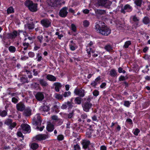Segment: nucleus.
<instances>
[{
	"instance_id": "f257e3e1",
	"label": "nucleus",
	"mask_w": 150,
	"mask_h": 150,
	"mask_svg": "<svg viewBox=\"0 0 150 150\" xmlns=\"http://www.w3.org/2000/svg\"><path fill=\"white\" fill-rule=\"evenodd\" d=\"M104 23L101 21L97 23L95 26L96 32L104 35H108L111 33V30L104 25Z\"/></svg>"
},
{
	"instance_id": "f03ea898",
	"label": "nucleus",
	"mask_w": 150,
	"mask_h": 150,
	"mask_svg": "<svg viewBox=\"0 0 150 150\" xmlns=\"http://www.w3.org/2000/svg\"><path fill=\"white\" fill-rule=\"evenodd\" d=\"M25 5L27 6L29 10L32 12H36L37 10V4H34L32 1L30 0H27L25 3Z\"/></svg>"
},
{
	"instance_id": "7ed1b4c3",
	"label": "nucleus",
	"mask_w": 150,
	"mask_h": 150,
	"mask_svg": "<svg viewBox=\"0 0 150 150\" xmlns=\"http://www.w3.org/2000/svg\"><path fill=\"white\" fill-rule=\"evenodd\" d=\"M97 6H102L107 8L111 4L112 2L109 0H97Z\"/></svg>"
},
{
	"instance_id": "20e7f679",
	"label": "nucleus",
	"mask_w": 150,
	"mask_h": 150,
	"mask_svg": "<svg viewBox=\"0 0 150 150\" xmlns=\"http://www.w3.org/2000/svg\"><path fill=\"white\" fill-rule=\"evenodd\" d=\"M68 8L64 7L60 10L59 13V16L62 17H65L67 16L68 12L67 11Z\"/></svg>"
},
{
	"instance_id": "39448f33",
	"label": "nucleus",
	"mask_w": 150,
	"mask_h": 150,
	"mask_svg": "<svg viewBox=\"0 0 150 150\" xmlns=\"http://www.w3.org/2000/svg\"><path fill=\"white\" fill-rule=\"evenodd\" d=\"M92 104L89 102H86L83 105V110L86 112H88L91 108Z\"/></svg>"
},
{
	"instance_id": "423d86ee",
	"label": "nucleus",
	"mask_w": 150,
	"mask_h": 150,
	"mask_svg": "<svg viewBox=\"0 0 150 150\" xmlns=\"http://www.w3.org/2000/svg\"><path fill=\"white\" fill-rule=\"evenodd\" d=\"M35 97L36 99L38 101H42L44 98V96L42 93L38 92L35 95Z\"/></svg>"
},
{
	"instance_id": "0eeeda50",
	"label": "nucleus",
	"mask_w": 150,
	"mask_h": 150,
	"mask_svg": "<svg viewBox=\"0 0 150 150\" xmlns=\"http://www.w3.org/2000/svg\"><path fill=\"white\" fill-rule=\"evenodd\" d=\"M37 120H36L35 118H34L33 119V123L34 125H40L41 124V121L40 119V117L39 116H38Z\"/></svg>"
},
{
	"instance_id": "6e6552de",
	"label": "nucleus",
	"mask_w": 150,
	"mask_h": 150,
	"mask_svg": "<svg viewBox=\"0 0 150 150\" xmlns=\"http://www.w3.org/2000/svg\"><path fill=\"white\" fill-rule=\"evenodd\" d=\"M41 24L45 27L47 28L50 25L51 22L48 20L43 19L41 21Z\"/></svg>"
},
{
	"instance_id": "1a4fd4ad",
	"label": "nucleus",
	"mask_w": 150,
	"mask_h": 150,
	"mask_svg": "<svg viewBox=\"0 0 150 150\" xmlns=\"http://www.w3.org/2000/svg\"><path fill=\"white\" fill-rule=\"evenodd\" d=\"M74 93L80 97H83L84 96V90L83 89L79 90L76 89L74 91Z\"/></svg>"
},
{
	"instance_id": "9d476101",
	"label": "nucleus",
	"mask_w": 150,
	"mask_h": 150,
	"mask_svg": "<svg viewBox=\"0 0 150 150\" xmlns=\"http://www.w3.org/2000/svg\"><path fill=\"white\" fill-rule=\"evenodd\" d=\"M25 106L22 103H20L16 105V108L17 110L19 111H23L25 109Z\"/></svg>"
},
{
	"instance_id": "9b49d317",
	"label": "nucleus",
	"mask_w": 150,
	"mask_h": 150,
	"mask_svg": "<svg viewBox=\"0 0 150 150\" xmlns=\"http://www.w3.org/2000/svg\"><path fill=\"white\" fill-rule=\"evenodd\" d=\"M48 4L52 7H56L57 5V0H50L48 2Z\"/></svg>"
},
{
	"instance_id": "f8f14e48",
	"label": "nucleus",
	"mask_w": 150,
	"mask_h": 150,
	"mask_svg": "<svg viewBox=\"0 0 150 150\" xmlns=\"http://www.w3.org/2000/svg\"><path fill=\"white\" fill-rule=\"evenodd\" d=\"M22 129L24 131L28 132L30 130V127L28 125L25 124H23L21 125Z\"/></svg>"
},
{
	"instance_id": "ddd939ff",
	"label": "nucleus",
	"mask_w": 150,
	"mask_h": 150,
	"mask_svg": "<svg viewBox=\"0 0 150 150\" xmlns=\"http://www.w3.org/2000/svg\"><path fill=\"white\" fill-rule=\"evenodd\" d=\"M17 34L16 31H14L12 33L8 34V39H14L17 36Z\"/></svg>"
},
{
	"instance_id": "4468645a",
	"label": "nucleus",
	"mask_w": 150,
	"mask_h": 150,
	"mask_svg": "<svg viewBox=\"0 0 150 150\" xmlns=\"http://www.w3.org/2000/svg\"><path fill=\"white\" fill-rule=\"evenodd\" d=\"M47 137L46 135L39 134L37 135L36 137V139L39 141L45 139Z\"/></svg>"
},
{
	"instance_id": "2eb2a0df",
	"label": "nucleus",
	"mask_w": 150,
	"mask_h": 150,
	"mask_svg": "<svg viewBox=\"0 0 150 150\" xmlns=\"http://www.w3.org/2000/svg\"><path fill=\"white\" fill-rule=\"evenodd\" d=\"M82 144L84 149H87L88 145L90 144V142L88 140H83L82 143Z\"/></svg>"
},
{
	"instance_id": "dca6fc26",
	"label": "nucleus",
	"mask_w": 150,
	"mask_h": 150,
	"mask_svg": "<svg viewBox=\"0 0 150 150\" xmlns=\"http://www.w3.org/2000/svg\"><path fill=\"white\" fill-rule=\"evenodd\" d=\"M95 11L96 14L99 15L104 14L106 13L105 11L104 10L96 9Z\"/></svg>"
},
{
	"instance_id": "f3484780",
	"label": "nucleus",
	"mask_w": 150,
	"mask_h": 150,
	"mask_svg": "<svg viewBox=\"0 0 150 150\" xmlns=\"http://www.w3.org/2000/svg\"><path fill=\"white\" fill-rule=\"evenodd\" d=\"M54 85L55 86V89L56 91L58 92L59 91V89L62 87L61 84L58 82H56L54 83Z\"/></svg>"
},
{
	"instance_id": "a211bd4d",
	"label": "nucleus",
	"mask_w": 150,
	"mask_h": 150,
	"mask_svg": "<svg viewBox=\"0 0 150 150\" xmlns=\"http://www.w3.org/2000/svg\"><path fill=\"white\" fill-rule=\"evenodd\" d=\"M47 78L51 81H55L56 79V78L55 76L50 74H48L47 76Z\"/></svg>"
},
{
	"instance_id": "6ab92c4d",
	"label": "nucleus",
	"mask_w": 150,
	"mask_h": 150,
	"mask_svg": "<svg viewBox=\"0 0 150 150\" xmlns=\"http://www.w3.org/2000/svg\"><path fill=\"white\" fill-rule=\"evenodd\" d=\"M132 20L134 22H135V25L137 26L138 24L139 19L135 15L132 17Z\"/></svg>"
},
{
	"instance_id": "aec40b11",
	"label": "nucleus",
	"mask_w": 150,
	"mask_h": 150,
	"mask_svg": "<svg viewBox=\"0 0 150 150\" xmlns=\"http://www.w3.org/2000/svg\"><path fill=\"white\" fill-rule=\"evenodd\" d=\"M47 130L50 132L52 131L54 129V125L51 123L47 125Z\"/></svg>"
},
{
	"instance_id": "412c9836",
	"label": "nucleus",
	"mask_w": 150,
	"mask_h": 150,
	"mask_svg": "<svg viewBox=\"0 0 150 150\" xmlns=\"http://www.w3.org/2000/svg\"><path fill=\"white\" fill-rule=\"evenodd\" d=\"M31 110L27 109L25 110L24 114L26 116H29L31 115Z\"/></svg>"
},
{
	"instance_id": "4be33fe9",
	"label": "nucleus",
	"mask_w": 150,
	"mask_h": 150,
	"mask_svg": "<svg viewBox=\"0 0 150 150\" xmlns=\"http://www.w3.org/2000/svg\"><path fill=\"white\" fill-rule=\"evenodd\" d=\"M40 110L44 111H47L49 110V108L47 105H44L42 106Z\"/></svg>"
},
{
	"instance_id": "5701e85b",
	"label": "nucleus",
	"mask_w": 150,
	"mask_h": 150,
	"mask_svg": "<svg viewBox=\"0 0 150 150\" xmlns=\"http://www.w3.org/2000/svg\"><path fill=\"white\" fill-rule=\"evenodd\" d=\"M100 80V77H98L95 80V81L93 82L91 84L93 86H95L97 84V82H99Z\"/></svg>"
},
{
	"instance_id": "b1692460",
	"label": "nucleus",
	"mask_w": 150,
	"mask_h": 150,
	"mask_svg": "<svg viewBox=\"0 0 150 150\" xmlns=\"http://www.w3.org/2000/svg\"><path fill=\"white\" fill-rule=\"evenodd\" d=\"M40 84L43 86H46L48 85L47 83L43 79L40 80Z\"/></svg>"
},
{
	"instance_id": "393cba45",
	"label": "nucleus",
	"mask_w": 150,
	"mask_h": 150,
	"mask_svg": "<svg viewBox=\"0 0 150 150\" xmlns=\"http://www.w3.org/2000/svg\"><path fill=\"white\" fill-rule=\"evenodd\" d=\"M38 147V144L35 143L32 144L31 145V148L34 150L36 149Z\"/></svg>"
},
{
	"instance_id": "a878e982",
	"label": "nucleus",
	"mask_w": 150,
	"mask_h": 150,
	"mask_svg": "<svg viewBox=\"0 0 150 150\" xmlns=\"http://www.w3.org/2000/svg\"><path fill=\"white\" fill-rule=\"evenodd\" d=\"M81 98L79 97L76 98L75 101L76 103L78 104H80L81 103Z\"/></svg>"
},
{
	"instance_id": "bb28decb",
	"label": "nucleus",
	"mask_w": 150,
	"mask_h": 150,
	"mask_svg": "<svg viewBox=\"0 0 150 150\" xmlns=\"http://www.w3.org/2000/svg\"><path fill=\"white\" fill-rule=\"evenodd\" d=\"M8 50L11 52L14 53L16 51V48L14 46H10L9 47Z\"/></svg>"
},
{
	"instance_id": "cd10ccee",
	"label": "nucleus",
	"mask_w": 150,
	"mask_h": 150,
	"mask_svg": "<svg viewBox=\"0 0 150 150\" xmlns=\"http://www.w3.org/2000/svg\"><path fill=\"white\" fill-rule=\"evenodd\" d=\"M74 111V110H73L71 112H70L67 115V117L68 118L70 119L71 118L73 117Z\"/></svg>"
},
{
	"instance_id": "c85d7f7f",
	"label": "nucleus",
	"mask_w": 150,
	"mask_h": 150,
	"mask_svg": "<svg viewBox=\"0 0 150 150\" xmlns=\"http://www.w3.org/2000/svg\"><path fill=\"white\" fill-rule=\"evenodd\" d=\"M104 48L106 50L108 51H110L112 49V47L109 44L105 46Z\"/></svg>"
},
{
	"instance_id": "c756f323",
	"label": "nucleus",
	"mask_w": 150,
	"mask_h": 150,
	"mask_svg": "<svg viewBox=\"0 0 150 150\" xmlns=\"http://www.w3.org/2000/svg\"><path fill=\"white\" fill-rule=\"evenodd\" d=\"M110 74L112 76L115 77L116 76L117 73L115 70L112 69L110 71Z\"/></svg>"
},
{
	"instance_id": "7c9ffc66",
	"label": "nucleus",
	"mask_w": 150,
	"mask_h": 150,
	"mask_svg": "<svg viewBox=\"0 0 150 150\" xmlns=\"http://www.w3.org/2000/svg\"><path fill=\"white\" fill-rule=\"evenodd\" d=\"M92 129L91 128V126H90V128L89 129V131L86 132V136L89 138L91 136V131Z\"/></svg>"
},
{
	"instance_id": "2f4dec72",
	"label": "nucleus",
	"mask_w": 150,
	"mask_h": 150,
	"mask_svg": "<svg viewBox=\"0 0 150 150\" xmlns=\"http://www.w3.org/2000/svg\"><path fill=\"white\" fill-rule=\"evenodd\" d=\"M27 26L29 29H33L34 28V24L33 23L28 24H27Z\"/></svg>"
},
{
	"instance_id": "473e14b6",
	"label": "nucleus",
	"mask_w": 150,
	"mask_h": 150,
	"mask_svg": "<svg viewBox=\"0 0 150 150\" xmlns=\"http://www.w3.org/2000/svg\"><path fill=\"white\" fill-rule=\"evenodd\" d=\"M87 52L88 53L89 55V57H90L91 53H93L94 52V51L91 48H90L89 49L87 48L86 50Z\"/></svg>"
},
{
	"instance_id": "72a5a7b5",
	"label": "nucleus",
	"mask_w": 150,
	"mask_h": 150,
	"mask_svg": "<svg viewBox=\"0 0 150 150\" xmlns=\"http://www.w3.org/2000/svg\"><path fill=\"white\" fill-rule=\"evenodd\" d=\"M149 20L147 17H145L143 19V22L145 24H147L149 23Z\"/></svg>"
},
{
	"instance_id": "f704fd0d",
	"label": "nucleus",
	"mask_w": 150,
	"mask_h": 150,
	"mask_svg": "<svg viewBox=\"0 0 150 150\" xmlns=\"http://www.w3.org/2000/svg\"><path fill=\"white\" fill-rule=\"evenodd\" d=\"M83 24L84 27H87L89 25V22L88 21L85 20L83 21Z\"/></svg>"
},
{
	"instance_id": "c9c22d12",
	"label": "nucleus",
	"mask_w": 150,
	"mask_h": 150,
	"mask_svg": "<svg viewBox=\"0 0 150 150\" xmlns=\"http://www.w3.org/2000/svg\"><path fill=\"white\" fill-rule=\"evenodd\" d=\"M12 121V120L9 119H7L5 122V124H6L7 125H9L11 124Z\"/></svg>"
},
{
	"instance_id": "e433bc0d",
	"label": "nucleus",
	"mask_w": 150,
	"mask_h": 150,
	"mask_svg": "<svg viewBox=\"0 0 150 150\" xmlns=\"http://www.w3.org/2000/svg\"><path fill=\"white\" fill-rule=\"evenodd\" d=\"M131 44V42L130 41H129L126 42L124 45V47L125 48H127L128 47V46L129 45Z\"/></svg>"
},
{
	"instance_id": "4c0bfd02",
	"label": "nucleus",
	"mask_w": 150,
	"mask_h": 150,
	"mask_svg": "<svg viewBox=\"0 0 150 150\" xmlns=\"http://www.w3.org/2000/svg\"><path fill=\"white\" fill-rule=\"evenodd\" d=\"M135 3L137 6L140 7L142 4V0H136Z\"/></svg>"
},
{
	"instance_id": "58836bf2",
	"label": "nucleus",
	"mask_w": 150,
	"mask_h": 150,
	"mask_svg": "<svg viewBox=\"0 0 150 150\" xmlns=\"http://www.w3.org/2000/svg\"><path fill=\"white\" fill-rule=\"evenodd\" d=\"M7 114V112L5 110H3L0 113V115L1 116L3 117L5 116Z\"/></svg>"
},
{
	"instance_id": "ea45409f",
	"label": "nucleus",
	"mask_w": 150,
	"mask_h": 150,
	"mask_svg": "<svg viewBox=\"0 0 150 150\" xmlns=\"http://www.w3.org/2000/svg\"><path fill=\"white\" fill-rule=\"evenodd\" d=\"M13 12V9L12 7H10L7 10V12L8 13H11Z\"/></svg>"
},
{
	"instance_id": "a19ab883",
	"label": "nucleus",
	"mask_w": 150,
	"mask_h": 150,
	"mask_svg": "<svg viewBox=\"0 0 150 150\" xmlns=\"http://www.w3.org/2000/svg\"><path fill=\"white\" fill-rule=\"evenodd\" d=\"M55 97L58 99L61 100L63 96L61 95L57 94L56 95Z\"/></svg>"
},
{
	"instance_id": "79ce46f5",
	"label": "nucleus",
	"mask_w": 150,
	"mask_h": 150,
	"mask_svg": "<svg viewBox=\"0 0 150 150\" xmlns=\"http://www.w3.org/2000/svg\"><path fill=\"white\" fill-rule=\"evenodd\" d=\"M21 81L23 82V83H25V82L28 83L27 78L24 77H22L21 79Z\"/></svg>"
},
{
	"instance_id": "37998d69",
	"label": "nucleus",
	"mask_w": 150,
	"mask_h": 150,
	"mask_svg": "<svg viewBox=\"0 0 150 150\" xmlns=\"http://www.w3.org/2000/svg\"><path fill=\"white\" fill-rule=\"evenodd\" d=\"M16 125V122H13V123L11 124V125L10 126V128L12 129V128L15 127Z\"/></svg>"
},
{
	"instance_id": "c03bdc74",
	"label": "nucleus",
	"mask_w": 150,
	"mask_h": 150,
	"mask_svg": "<svg viewBox=\"0 0 150 150\" xmlns=\"http://www.w3.org/2000/svg\"><path fill=\"white\" fill-rule=\"evenodd\" d=\"M124 9H125V10L128 9H130V10L131 9V7L130 6V5H129L128 4H127V5H126L124 6Z\"/></svg>"
},
{
	"instance_id": "a18cd8bd",
	"label": "nucleus",
	"mask_w": 150,
	"mask_h": 150,
	"mask_svg": "<svg viewBox=\"0 0 150 150\" xmlns=\"http://www.w3.org/2000/svg\"><path fill=\"white\" fill-rule=\"evenodd\" d=\"M71 27L72 30L75 32L76 30V28L75 25L73 24H71Z\"/></svg>"
},
{
	"instance_id": "49530a36",
	"label": "nucleus",
	"mask_w": 150,
	"mask_h": 150,
	"mask_svg": "<svg viewBox=\"0 0 150 150\" xmlns=\"http://www.w3.org/2000/svg\"><path fill=\"white\" fill-rule=\"evenodd\" d=\"M118 72L119 73L122 72L124 74L125 73V70H122V69L121 67H119L118 70Z\"/></svg>"
},
{
	"instance_id": "de8ad7c7",
	"label": "nucleus",
	"mask_w": 150,
	"mask_h": 150,
	"mask_svg": "<svg viewBox=\"0 0 150 150\" xmlns=\"http://www.w3.org/2000/svg\"><path fill=\"white\" fill-rule=\"evenodd\" d=\"M93 94L94 96H97L99 94V92L96 90H95L93 91Z\"/></svg>"
},
{
	"instance_id": "09e8293b",
	"label": "nucleus",
	"mask_w": 150,
	"mask_h": 150,
	"mask_svg": "<svg viewBox=\"0 0 150 150\" xmlns=\"http://www.w3.org/2000/svg\"><path fill=\"white\" fill-rule=\"evenodd\" d=\"M139 130L137 128L135 129L134 133L135 135H137L138 133L139 132Z\"/></svg>"
},
{
	"instance_id": "8fccbe9b",
	"label": "nucleus",
	"mask_w": 150,
	"mask_h": 150,
	"mask_svg": "<svg viewBox=\"0 0 150 150\" xmlns=\"http://www.w3.org/2000/svg\"><path fill=\"white\" fill-rule=\"evenodd\" d=\"M64 138V137L62 135H60L58 136L57 137V139L59 140H62Z\"/></svg>"
},
{
	"instance_id": "3c124183",
	"label": "nucleus",
	"mask_w": 150,
	"mask_h": 150,
	"mask_svg": "<svg viewBox=\"0 0 150 150\" xmlns=\"http://www.w3.org/2000/svg\"><path fill=\"white\" fill-rule=\"evenodd\" d=\"M130 103L129 101H126L124 102V105L127 107H128L130 105Z\"/></svg>"
},
{
	"instance_id": "603ef678",
	"label": "nucleus",
	"mask_w": 150,
	"mask_h": 150,
	"mask_svg": "<svg viewBox=\"0 0 150 150\" xmlns=\"http://www.w3.org/2000/svg\"><path fill=\"white\" fill-rule=\"evenodd\" d=\"M71 93L70 91H68V92H65L64 94V97H66L67 96L69 95Z\"/></svg>"
},
{
	"instance_id": "864d4df0",
	"label": "nucleus",
	"mask_w": 150,
	"mask_h": 150,
	"mask_svg": "<svg viewBox=\"0 0 150 150\" xmlns=\"http://www.w3.org/2000/svg\"><path fill=\"white\" fill-rule=\"evenodd\" d=\"M28 55L30 57H32L34 56L35 54L33 52H30L28 53Z\"/></svg>"
},
{
	"instance_id": "5fc2aeb1",
	"label": "nucleus",
	"mask_w": 150,
	"mask_h": 150,
	"mask_svg": "<svg viewBox=\"0 0 150 150\" xmlns=\"http://www.w3.org/2000/svg\"><path fill=\"white\" fill-rule=\"evenodd\" d=\"M74 150H78L80 149V147L79 145L76 144L74 146Z\"/></svg>"
},
{
	"instance_id": "6e6d98bb",
	"label": "nucleus",
	"mask_w": 150,
	"mask_h": 150,
	"mask_svg": "<svg viewBox=\"0 0 150 150\" xmlns=\"http://www.w3.org/2000/svg\"><path fill=\"white\" fill-rule=\"evenodd\" d=\"M37 57H38V61H40L42 59V57L41 56H40V55L39 54H37Z\"/></svg>"
},
{
	"instance_id": "4d7b16f0",
	"label": "nucleus",
	"mask_w": 150,
	"mask_h": 150,
	"mask_svg": "<svg viewBox=\"0 0 150 150\" xmlns=\"http://www.w3.org/2000/svg\"><path fill=\"white\" fill-rule=\"evenodd\" d=\"M12 102L14 103H16L18 101V100L16 98L13 97V98L12 99Z\"/></svg>"
},
{
	"instance_id": "13d9d810",
	"label": "nucleus",
	"mask_w": 150,
	"mask_h": 150,
	"mask_svg": "<svg viewBox=\"0 0 150 150\" xmlns=\"http://www.w3.org/2000/svg\"><path fill=\"white\" fill-rule=\"evenodd\" d=\"M125 79V77L123 76H121L119 78V81H122Z\"/></svg>"
},
{
	"instance_id": "bf43d9fd",
	"label": "nucleus",
	"mask_w": 150,
	"mask_h": 150,
	"mask_svg": "<svg viewBox=\"0 0 150 150\" xmlns=\"http://www.w3.org/2000/svg\"><path fill=\"white\" fill-rule=\"evenodd\" d=\"M89 11V10L87 9H86L83 11V12L85 14H88Z\"/></svg>"
},
{
	"instance_id": "052dcab7",
	"label": "nucleus",
	"mask_w": 150,
	"mask_h": 150,
	"mask_svg": "<svg viewBox=\"0 0 150 150\" xmlns=\"http://www.w3.org/2000/svg\"><path fill=\"white\" fill-rule=\"evenodd\" d=\"M44 128V126H42V127H40V128L39 127V126H37L36 127V129H38L40 130V131H42L43 130V129Z\"/></svg>"
},
{
	"instance_id": "680f3d73",
	"label": "nucleus",
	"mask_w": 150,
	"mask_h": 150,
	"mask_svg": "<svg viewBox=\"0 0 150 150\" xmlns=\"http://www.w3.org/2000/svg\"><path fill=\"white\" fill-rule=\"evenodd\" d=\"M106 83H103L100 85V87L101 88H103L106 86Z\"/></svg>"
},
{
	"instance_id": "e2e57ef3",
	"label": "nucleus",
	"mask_w": 150,
	"mask_h": 150,
	"mask_svg": "<svg viewBox=\"0 0 150 150\" xmlns=\"http://www.w3.org/2000/svg\"><path fill=\"white\" fill-rule=\"evenodd\" d=\"M67 104L69 108H71L73 106L72 104H71L69 102H67Z\"/></svg>"
},
{
	"instance_id": "0e129e2a",
	"label": "nucleus",
	"mask_w": 150,
	"mask_h": 150,
	"mask_svg": "<svg viewBox=\"0 0 150 150\" xmlns=\"http://www.w3.org/2000/svg\"><path fill=\"white\" fill-rule=\"evenodd\" d=\"M100 149L101 150H106V148L105 146H103L101 147Z\"/></svg>"
},
{
	"instance_id": "69168bd1",
	"label": "nucleus",
	"mask_w": 150,
	"mask_h": 150,
	"mask_svg": "<svg viewBox=\"0 0 150 150\" xmlns=\"http://www.w3.org/2000/svg\"><path fill=\"white\" fill-rule=\"evenodd\" d=\"M67 107V105L65 104L63 105L61 107V108L62 109H66Z\"/></svg>"
},
{
	"instance_id": "338daca9",
	"label": "nucleus",
	"mask_w": 150,
	"mask_h": 150,
	"mask_svg": "<svg viewBox=\"0 0 150 150\" xmlns=\"http://www.w3.org/2000/svg\"><path fill=\"white\" fill-rule=\"evenodd\" d=\"M70 48L71 50L72 51L74 50H75V48L73 46L70 45Z\"/></svg>"
},
{
	"instance_id": "774afa93",
	"label": "nucleus",
	"mask_w": 150,
	"mask_h": 150,
	"mask_svg": "<svg viewBox=\"0 0 150 150\" xmlns=\"http://www.w3.org/2000/svg\"><path fill=\"white\" fill-rule=\"evenodd\" d=\"M33 72L34 73V75L35 76L37 75L38 74V71H36V70L35 69L33 70Z\"/></svg>"
}]
</instances>
